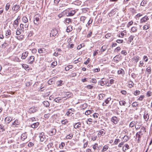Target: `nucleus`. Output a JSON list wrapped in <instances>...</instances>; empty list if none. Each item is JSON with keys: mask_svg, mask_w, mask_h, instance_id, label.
<instances>
[{"mask_svg": "<svg viewBox=\"0 0 152 152\" xmlns=\"http://www.w3.org/2000/svg\"><path fill=\"white\" fill-rule=\"evenodd\" d=\"M38 110V107H33L29 108L28 112L30 113H32L36 112Z\"/></svg>", "mask_w": 152, "mask_h": 152, "instance_id": "nucleus-1", "label": "nucleus"}, {"mask_svg": "<svg viewBox=\"0 0 152 152\" xmlns=\"http://www.w3.org/2000/svg\"><path fill=\"white\" fill-rule=\"evenodd\" d=\"M75 112V110L73 108H71L68 110V111L66 113V115L68 116H71L72 114H73L74 112Z\"/></svg>", "mask_w": 152, "mask_h": 152, "instance_id": "nucleus-2", "label": "nucleus"}, {"mask_svg": "<svg viewBox=\"0 0 152 152\" xmlns=\"http://www.w3.org/2000/svg\"><path fill=\"white\" fill-rule=\"evenodd\" d=\"M35 57L34 56H31L29 57L28 59V64H32L34 61Z\"/></svg>", "mask_w": 152, "mask_h": 152, "instance_id": "nucleus-3", "label": "nucleus"}, {"mask_svg": "<svg viewBox=\"0 0 152 152\" xmlns=\"http://www.w3.org/2000/svg\"><path fill=\"white\" fill-rule=\"evenodd\" d=\"M136 124L135 126L136 129L137 130L139 129L142 125V123L141 121L136 120Z\"/></svg>", "mask_w": 152, "mask_h": 152, "instance_id": "nucleus-4", "label": "nucleus"}, {"mask_svg": "<svg viewBox=\"0 0 152 152\" xmlns=\"http://www.w3.org/2000/svg\"><path fill=\"white\" fill-rule=\"evenodd\" d=\"M39 19L38 17V15H35L34 17V24L37 25L39 23Z\"/></svg>", "mask_w": 152, "mask_h": 152, "instance_id": "nucleus-5", "label": "nucleus"}, {"mask_svg": "<svg viewBox=\"0 0 152 152\" xmlns=\"http://www.w3.org/2000/svg\"><path fill=\"white\" fill-rule=\"evenodd\" d=\"M58 33V31L56 28L52 29L50 33V36L55 37Z\"/></svg>", "mask_w": 152, "mask_h": 152, "instance_id": "nucleus-6", "label": "nucleus"}, {"mask_svg": "<svg viewBox=\"0 0 152 152\" xmlns=\"http://www.w3.org/2000/svg\"><path fill=\"white\" fill-rule=\"evenodd\" d=\"M39 137L41 141H44L46 138L45 136L44 135V133L42 132L39 134Z\"/></svg>", "mask_w": 152, "mask_h": 152, "instance_id": "nucleus-7", "label": "nucleus"}, {"mask_svg": "<svg viewBox=\"0 0 152 152\" xmlns=\"http://www.w3.org/2000/svg\"><path fill=\"white\" fill-rule=\"evenodd\" d=\"M20 7V6L17 4H15L14 5L12 8V10L14 11H16V12H17L19 10Z\"/></svg>", "mask_w": 152, "mask_h": 152, "instance_id": "nucleus-8", "label": "nucleus"}, {"mask_svg": "<svg viewBox=\"0 0 152 152\" xmlns=\"http://www.w3.org/2000/svg\"><path fill=\"white\" fill-rule=\"evenodd\" d=\"M28 51H26L23 52L22 54L21 58L22 59H25L28 56Z\"/></svg>", "mask_w": 152, "mask_h": 152, "instance_id": "nucleus-9", "label": "nucleus"}, {"mask_svg": "<svg viewBox=\"0 0 152 152\" xmlns=\"http://www.w3.org/2000/svg\"><path fill=\"white\" fill-rule=\"evenodd\" d=\"M69 12L68 16H72L75 13V10H71L70 9H68Z\"/></svg>", "mask_w": 152, "mask_h": 152, "instance_id": "nucleus-10", "label": "nucleus"}, {"mask_svg": "<svg viewBox=\"0 0 152 152\" xmlns=\"http://www.w3.org/2000/svg\"><path fill=\"white\" fill-rule=\"evenodd\" d=\"M11 35V30L10 29L7 30L5 33V37L6 38H10V36Z\"/></svg>", "mask_w": 152, "mask_h": 152, "instance_id": "nucleus-11", "label": "nucleus"}, {"mask_svg": "<svg viewBox=\"0 0 152 152\" xmlns=\"http://www.w3.org/2000/svg\"><path fill=\"white\" fill-rule=\"evenodd\" d=\"M111 121L115 124H116L118 121V119L116 116L113 117L111 119Z\"/></svg>", "mask_w": 152, "mask_h": 152, "instance_id": "nucleus-12", "label": "nucleus"}, {"mask_svg": "<svg viewBox=\"0 0 152 152\" xmlns=\"http://www.w3.org/2000/svg\"><path fill=\"white\" fill-rule=\"evenodd\" d=\"M149 20V18L148 17L146 16H145L144 17H143L140 20V23H143L145 22L147 20Z\"/></svg>", "mask_w": 152, "mask_h": 152, "instance_id": "nucleus-13", "label": "nucleus"}, {"mask_svg": "<svg viewBox=\"0 0 152 152\" xmlns=\"http://www.w3.org/2000/svg\"><path fill=\"white\" fill-rule=\"evenodd\" d=\"M65 96L64 97H63V98L67 97V98H66L65 99H66L72 96V94L70 92H66L65 93Z\"/></svg>", "mask_w": 152, "mask_h": 152, "instance_id": "nucleus-14", "label": "nucleus"}, {"mask_svg": "<svg viewBox=\"0 0 152 152\" xmlns=\"http://www.w3.org/2000/svg\"><path fill=\"white\" fill-rule=\"evenodd\" d=\"M27 137V134L26 132L22 134L21 136V140H24Z\"/></svg>", "mask_w": 152, "mask_h": 152, "instance_id": "nucleus-15", "label": "nucleus"}, {"mask_svg": "<svg viewBox=\"0 0 152 152\" xmlns=\"http://www.w3.org/2000/svg\"><path fill=\"white\" fill-rule=\"evenodd\" d=\"M20 124V122L18 121V120L16 119L15 121L12 123V125L14 126L17 127L19 124Z\"/></svg>", "mask_w": 152, "mask_h": 152, "instance_id": "nucleus-16", "label": "nucleus"}, {"mask_svg": "<svg viewBox=\"0 0 152 152\" xmlns=\"http://www.w3.org/2000/svg\"><path fill=\"white\" fill-rule=\"evenodd\" d=\"M81 123L80 122L76 123L74 126V128L75 129L79 128L81 127Z\"/></svg>", "mask_w": 152, "mask_h": 152, "instance_id": "nucleus-17", "label": "nucleus"}, {"mask_svg": "<svg viewBox=\"0 0 152 152\" xmlns=\"http://www.w3.org/2000/svg\"><path fill=\"white\" fill-rule=\"evenodd\" d=\"M144 119L146 121H147L149 119V115L147 113H145L143 116Z\"/></svg>", "mask_w": 152, "mask_h": 152, "instance_id": "nucleus-18", "label": "nucleus"}, {"mask_svg": "<svg viewBox=\"0 0 152 152\" xmlns=\"http://www.w3.org/2000/svg\"><path fill=\"white\" fill-rule=\"evenodd\" d=\"M39 123L38 122L34 123L31 125V127L33 128H37L39 125Z\"/></svg>", "mask_w": 152, "mask_h": 152, "instance_id": "nucleus-19", "label": "nucleus"}, {"mask_svg": "<svg viewBox=\"0 0 152 152\" xmlns=\"http://www.w3.org/2000/svg\"><path fill=\"white\" fill-rule=\"evenodd\" d=\"M104 129H102L98 133V135H99L100 137L101 136H103L105 134V133L104 132Z\"/></svg>", "mask_w": 152, "mask_h": 152, "instance_id": "nucleus-20", "label": "nucleus"}, {"mask_svg": "<svg viewBox=\"0 0 152 152\" xmlns=\"http://www.w3.org/2000/svg\"><path fill=\"white\" fill-rule=\"evenodd\" d=\"M151 66H149L146 69V72H147L148 75H149L151 72Z\"/></svg>", "mask_w": 152, "mask_h": 152, "instance_id": "nucleus-21", "label": "nucleus"}, {"mask_svg": "<svg viewBox=\"0 0 152 152\" xmlns=\"http://www.w3.org/2000/svg\"><path fill=\"white\" fill-rule=\"evenodd\" d=\"M94 112V110H88L86 111L85 113V114L86 115H90Z\"/></svg>", "mask_w": 152, "mask_h": 152, "instance_id": "nucleus-22", "label": "nucleus"}, {"mask_svg": "<svg viewBox=\"0 0 152 152\" xmlns=\"http://www.w3.org/2000/svg\"><path fill=\"white\" fill-rule=\"evenodd\" d=\"M139 58L140 57L139 56H135L132 59L134 61V62L136 63L137 62H138Z\"/></svg>", "mask_w": 152, "mask_h": 152, "instance_id": "nucleus-23", "label": "nucleus"}, {"mask_svg": "<svg viewBox=\"0 0 152 152\" xmlns=\"http://www.w3.org/2000/svg\"><path fill=\"white\" fill-rule=\"evenodd\" d=\"M12 120V118L11 117L7 116L5 119V120L7 121L8 123H9Z\"/></svg>", "mask_w": 152, "mask_h": 152, "instance_id": "nucleus-24", "label": "nucleus"}, {"mask_svg": "<svg viewBox=\"0 0 152 152\" xmlns=\"http://www.w3.org/2000/svg\"><path fill=\"white\" fill-rule=\"evenodd\" d=\"M22 20L23 22L26 23L28 22V19L27 18L26 16H23L22 18Z\"/></svg>", "mask_w": 152, "mask_h": 152, "instance_id": "nucleus-25", "label": "nucleus"}, {"mask_svg": "<svg viewBox=\"0 0 152 152\" xmlns=\"http://www.w3.org/2000/svg\"><path fill=\"white\" fill-rule=\"evenodd\" d=\"M118 73L119 74L124 75L125 72L124 70L122 69H120L118 71Z\"/></svg>", "mask_w": 152, "mask_h": 152, "instance_id": "nucleus-26", "label": "nucleus"}, {"mask_svg": "<svg viewBox=\"0 0 152 152\" xmlns=\"http://www.w3.org/2000/svg\"><path fill=\"white\" fill-rule=\"evenodd\" d=\"M45 49L44 48H40L38 49V52L39 53H41L43 52H45Z\"/></svg>", "mask_w": 152, "mask_h": 152, "instance_id": "nucleus-27", "label": "nucleus"}, {"mask_svg": "<svg viewBox=\"0 0 152 152\" xmlns=\"http://www.w3.org/2000/svg\"><path fill=\"white\" fill-rule=\"evenodd\" d=\"M43 105L46 107H48L49 106V102L47 101H44L43 102Z\"/></svg>", "mask_w": 152, "mask_h": 152, "instance_id": "nucleus-28", "label": "nucleus"}, {"mask_svg": "<svg viewBox=\"0 0 152 152\" xmlns=\"http://www.w3.org/2000/svg\"><path fill=\"white\" fill-rule=\"evenodd\" d=\"M54 101L58 103H61V102L62 99H61L60 98H57L55 99Z\"/></svg>", "mask_w": 152, "mask_h": 152, "instance_id": "nucleus-29", "label": "nucleus"}, {"mask_svg": "<svg viewBox=\"0 0 152 152\" xmlns=\"http://www.w3.org/2000/svg\"><path fill=\"white\" fill-rule=\"evenodd\" d=\"M136 121H132L130 124L129 126L131 127H132L134 126L136 124Z\"/></svg>", "mask_w": 152, "mask_h": 152, "instance_id": "nucleus-30", "label": "nucleus"}, {"mask_svg": "<svg viewBox=\"0 0 152 152\" xmlns=\"http://www.w3.org/2000/svg\"><path fill=\"white\" fill-rule=\"evenodd\" d=\"M21 32V29H20L19 28H17L16 32V35H20Z\"/></svg>", "mask_w": 152, "mask_h": 152, "instance_id": "nucleus-31", "label": "nucleus"}, {"mask_svg": "<svg viewBox=\"0 0 152 152\" xmlns=\"http://www.w3.org/2000/svg\"><path fill=\"white\" fill-rule=\"evenodd\" d=\"M5 129L4 125L2 124L0 125V132H3L4 131Z\"/></svg>", "mask_w": 152, "mask_h": 152, "instance_id": "nucleus-32", "label": "nucleus"}, {"mask_svg": "<svg viewBox=\"0 0 152 152\" xmlns=\"http://www.w3.org/2000/svg\"><path fill=\"white\" fill-rule=\"evenodd\" d=\"M119 103L121 106H125L126 102L124 100H121L119 102Z\"/></svg>", "mask_w": 152, "mask_h": 152, "instance_id": "nucleus-33", "label": "nucleus"}, {"mask_svg": "<svg viewBox=\"0 0 152 152\" xmlns=\"http://www.w3.org/2000/svg\"><path fill=\"white\" fill-rule=\"evenodd\" d=\"M125 148L124 149V146L122 148H123V151H125L128 149H129V145L126 144L125 145Z\"/></svg>", "mask_w": 152, "mask_h": 152, "instance_id": "nucleus-34", "label": "nucleus"}, {"mask_svg": "<svg viewBox=\"0 0 152 152\" xmlns=\"http://www.w3.org/2000/svg\"><path fill=\"white\" fill-rule=\"evenodd\" d=\"M147 2V1L146 0H143L141 2L140 5L142 6H144L146 4Z\"/></svg>", "mask_w": 152, "mask_h": 152, "instance_id": "nucleus-35", "label": "nucleus"}, {"mask_svg": "<svg viewBox=\"0 0 152 152\" xmlns=\"http://www.w3.org/2000/svg\"><path fill=\"white\" fill-rule=\"evenodd\" d=\"M16 38L19 40H21L24 38V37L23 35H21L18 37H16Z\"/></svg>", "mask_w": 152, "mask_h": 152, "instance_id": "nucleus-36", "label": "nucleus"}, {"mask_svg": "<svg viewBox=\"0 0 152 152\" xmlns=\"http://www.w3.org/2000/svg\"><path fill=\"white\" fill-rule=\"evenodd\" d=\"M69 12L68 9L66 10L63 12V13L64 14V16L66 15L67 16H68V13Z\"/></svg>", "mask_w": 152, "mask_h": 152, "instance_id": "nucleus-37", "label": "nucleus"}, {"mask_svg": "<svg viewBox=\"0 0 152 152\" xmlns=\"http://www.w3.org/2000/svg\"><path fill=\"white\" fill-rule=\"evenodd\" d=\"M72 65H69L67 66L65 68V70L66 71H68L70 69H71L72 68Z\"/></svg>", "mask_w": 152, "mask_h": 152, "instance_id": "nucleus-38", "label": "nucleus"}, {"mask_svg": "<svg viewBox=\"0 0 152 152\" xmlns=\"http://www.w3.org/2000/svg\"><path fill=\"white\" fill-rule=\"evenodd\" d=\"M83 142L84 143L83 145V147L84 148H85L87 147L88 145V141H86V140L84 139L83 140Z\"/></svg>", "mask_w": 152, "mask_h": 152, "instance_id": "nucleus-39", "label": "nucleus"}, {"mask_svg": "<svg viewBox=\"0 0 152 152\" xmlns=\"http://www.w3.org/2000/svg\"><path fill=\"white\" fill-rule=\"evenodd\" d=\"M86 18L84 16H82L80 18V21H82L83 23H84L85 20L86 19Z\"/></svg>", "mask_w": 152, "mask_h": 152, "instance_id": "nucleus-40", "label": "nucleus"}, {"mask_svg": "<svg viewBox=\"0 0 152 152\" xmlns=\"http://www.w3.org/2000/svg\"><path fill=\"white\" fill-rule=\"evenodd\" d=\"M134 36L131 35L129 38L128 41L129 43H131L134 38Z\"/></svg>", "mask_w": 152, "mask_h": 152, "instance_id": "nucleus-41", "label": "nucleus"}, {"mask_svg": "<svg viewBox=\"0 0 152 152\" xmlns=\"http://www.w3.org/2000/svg\"><path fill=\"white\" fill-rule=\"evenodd\" d=\"M123 138L125 140V141L126 142L129 139V137L127 135H125Z\"/></svg>", "mask_w": 152, "mask_h": 152, "instance_id": "nucleus-42", "label": "nucleus"}, {"mask_svg": "<svg viewBox=\"0 0 152 152\" xmlns=\"http://www.w3.org/2000/svg\"><path fill=\"white\" fill-rule=\"evenodd\" d=\"M54 80L53 79H50L48 82V83L49 85L52 84L54 83Z\"/></svg>", "mask_w": 152, "mask_h": 152, "instance_id": "nucleus-43", "label": "nucleus"}, {"mask_svg": "<svg viewBox=\"0 0 152 152\" xmlns=\"http://www.w3.org/2000/svg\"><path fill=\"white\" fill-rule=\"evenodd\" d=\"M73 137V135L72 134H69L66 137L67 139H71Z\"/></svg>", "mask_w": 152, "mask_h": 152, "instance_id": "nucleus-44", "label": "nucleus"}, {"mask_svg": "<svg viewBox=\"0 0 152 152\" xmlns=\"http://www.w3.org/2000/svg\"><path fill=\"white\" fill-rule=\"evenodd\" d=\"M108 148V146L107 145H105L104 146L102 150V151H106Z\"/></svg>", "mask_w": 152, "mask_h": 152, "instance_id": "nucleus-45", "label": "nucleus"}, {"mask_svg": "<svg viewBox=\"0 0 152 152\" xmlns=\"http://www.w3.org/2000/svg\"><path fill=\"white\" fill-rule=\"evenodd\" d=\"M68 121L67 119H65L61 121L62 124H66V123H68Z\"/></svg>", "mask_w": 152, "mask_h": 152, "instance_id": "nucleus-46", "label": "nucleus"}, {"mask_svg": "<svg viewBox=\"0 0 152 152\" xmlns=\"http://www.w3.org/2000/svg\"><path fill=\"white\" fill-rule=\"evenodd\" d=\"M10 4L9 3H7L5 7V10L6 11H7L8 9H9L10 7Z\"/></svg>", "mask_w": 152, "mask_h": 152, "instance_id": "nucleus-47", "label": "nucleus"}, {"mask_svg": "<svg viewBox=\"0 0 152 152\" xmlns=\"http://www.w3.org/2000/svg\"><path fill=\"white\" fill-rule=\"evenodd\" d=\"M72 30V27H71V26H68V27H67L66 29V31L69 32L71 31Z\"/></svg>", "mask_w": 152, "mask_h": 152, "instance_id": "nucleus-48", "label": "nucleus"}, {"mask_svg": "<svg viewBox=\"0 0 152 152\" xmlns=\"http://www.w3.org/2000/svg\"><path fill=\"white\" fill-rule=\"evenodd\" d=\"M65 143L63 142L61 143L59 145V148L61 149H62L65 146Z\"/></svg>", "mask_w": 152, "mask_h": 152, "instance_id": "nucleus-49", "label": "nucleus"}, {"mask_svg": "<svg viewBox=\"0 0 152 152\" xmlns=\"http://www.w3.org/2000/svg\"><path fill=\"white\" fill-rule=\"evenodd\" d=\"M111 100V98H108L105 100L104 102H105L106 104H107L109 103V102Z\"/></svg>", "mask_w": 152, "mask_h": 152, "instance_id": "nucleus-50", "label": "nucleus"}, {"mask_svg": "<svg viewBox=\"0 0 152 152\" xmlns=\"http://www.w3.org/2000/svg\"><path fill=\"white\" fill-rule=\"evenodd\" d=\"M126 34V32L125 30L121 31V37H123L125 34Z\"/></svg>", "mask_w": 152, "mask_h": 152, "instance_id": "nucleus-51", "label": "nucleus"}, {"mask_svg": "<svg viewBox=\"0 0 152 152\" xmlns=\"http://www.w3.org/2000/svg\"><path fill=\"white\" fill-rule=\"evenodd\" d=\"M92 70L94 72H99L100 71V69L99 68H96L93 69Z\"/></svg>", "mask_w": 152, "mask_h": 152, "instance_id": "nucleus-52", "label": "nucleus"}, {"mask_svg": "<svg viewBox=\"0 0 152 152\" xmlns=\"http://www.w3.org/2000/svg\"><path fill=\"white\" fill-rule=\"evenodd\" d=\"M92 31H89L88 32V34H87V38H89L91 36L92 34Z\"/></svg>", "mask_w": 152, "mask_h": 152, "instance_id": "nucleus-53", "label": "nucleus"}, {"mask_svg": "<svg viewBox=\"0 0 152 152\" xmlns=\"http://www.w3.org/2000/svg\"><path fill=\"white\" fill-rule=\"evenodd\" d=\"M137 30V27H133L131 28V31L133 32H135Z\"/></svg>", "mask_w": 152, "mask_h": 152, "instance_id": "nucleus-54", "label": "nucleus"}, {"mask_svg": "<svg viewBox=\"0 0 152 152\" xmlns=\"http://www.w3.org/2000/svg\"><path fill=\"white\" fill-rule=\"evenodd\" d=\"M92 121V119L90 118L88 119V121L87 122V123L88 125H91V122Z\"/></svg>", "mask_w": 152, "mask_h": 152, "instance_id": "nucleus-55", "label": "nucleus"}, {"mask_svg": "<svg viewBox=\"0 0 152 152\" xmlns=\"http://www.w3.org/2000/svg\"><path fill=\"white\" fill-rule=\"evenodd\" d=\"M140 91H139L136 90L134 92V94L135 95L137 96L140 94Z\"/></svg>", "mask_w": 152, "mask_h": 152, "instance_id": "nucleus-56", "label": "nucleus"}, {"mask_svg": "<svg viewBox=\"0 0 152 152\" xmlns=\"http://www.w3.org/2000/svg\"><path fill=\"white\" fill-rule=\"evenodd\" d=\"M53 145V143L52 142H51L49 143L47 145V147L48 149H49Z\"/></svg>", "mask_w": 152, "mask_h": 152, "instance_id": "nucleus-57", "label": "nucleus"}, {"mask_svg": "<svg viewBox=\"0 0 152 152\" xmlns=\"http://www.w3.org/2000/svg\"><path fill=\"white\" fill-rule=\"evenodd\" d=\"M72 20L70 18H66L65 20V21L66 23H69V22H72Z\"/></svg>", "mask_w": 152, "mask_h": 152, "instance_id": "nucleus-58", "label": "nucleus"}, {"mask_svg": "<svg viewBox=\"0 0 152 152\" xmlns=\"http://www.w3.org/2000/svg\"><path fill=\"white\" fill-rule=\"evenodd\" d=\"M99 115L98 113H95L93 114V116L94 118H98Z\"/></svg>", "mask_w": 152, "mask_h": 152, "instance_id": "nucleus-59", "label": "nucleus"}, {"mask_svg": "<svg viewBox=\"0 0 152 152\" xmlns=\"http://www.w3.org/2000/svg\"><path fill=\"white\" fill-rule=\"evenodd\" d=\"M86 88L88 89H92L94 88V86L91 85H88L86 86Z\"/></svg>", "mask_w": 152, "mask_h": 152, "instance_id": "nucleus-60", "label": "nucleus"}, {"mask_svg": "<svg viewBox=\"0 0 152 152\" xmlns=\"http://www.w3.org/2000/svg\"><path fill=\"white\" fill-rule=\"evenodd\" d=\"M120 140L119 139H115L114 143L115 144L117 145L118 144V142H120Z\"/></svg>", "mask_w": 152, "mask_h": 152, "instance_id": "nucleus-61", "label": "nucleus"}, {"mask_svg": "<svg viewBox=\"0 0 152 152\" xmlns=\"http://www.w3.org/2000/svg\"><path fill=\"white\" fill-rule=\"evenodd\" d=\"M34 144L32 142H30L28 143V145L29 147H31L32 146H34Z\"/></svg>", "mask_w": 152, "mask_h": 152, "instance_id": "nucleus-62", "label": "nucleus"}, {"mask_svg": "<svg viewBox=\"0 0 152 152\" xmlns=\"http://www.w3.org/2000/svg\"><path fill=\"white\" fill-rule=\"evenodd\" d=\"M149 28V27L148 25H144L143 27V30H147Z\"/></svg>", "mask_w": 152, "mask_h": 152, "instance_id": "nucleus-63", "label": "nucleus"}, {"mask_svg": "<svg viewBox=\"0 0 152 152\" xmlns=\"http://www.w3.org/2000/svg\"><path fill=\"white\" fill-rule=\"evenodd\" d=\"M133 23L132 21H131L129 22L127 25V27H129L130 26L132 25L133 24Z\"/></svg>", "mask_w": 152, "mask_h": 152, "instance_id": "nucleus-64", "label": "nucleus"}]
</instances>
